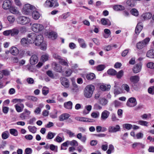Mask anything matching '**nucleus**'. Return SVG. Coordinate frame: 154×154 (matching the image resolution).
<instances>
[{"instance_id": "48", "label": "nucleus", "mask_w": 154, "mask_h": 154, "mask_svg": "<svg viewBox=\"0 0 154 154\" xmlns=\"http://www.w3.org/2000/svg\"><path fill=\"white\" fill-rule=\"evenodd\" d=\"M49 92V89L46 87H44L42 89V94L45 95H46Z\"/></svg>"}, {"instance_id": "3", "label": "nucleus", "mask_w": 154, "mask_h": 154, "mask_svg": "<svg viewBox=\"0 0 154 154\" xmlns=\"http://www.w3.org/2000/svg\"><path fill=\"white\" fill-rule=\"evenodd\" d=\"M43 26L39 23H34L32 26V30L34 32H38L41 31L43 29Z\"/></svg>"}, {"instance_id": "21", "label": "nucleus", "mask_w": 154, "mask_h": 154, "mask_svg": "<svg viewBox=\"0 0 154 154\" xmlns=\"http://www.w3.org/2000/svg\"><path fill=\"white\" fill-rule=\"evenodd\" d=\"M19 32V30L17 28H14L11 29V35L12 36L17 35L18 34Z\"/></svg>"}, {"instance_id": "43", "label": "nucleus", "mask_w": 154, "mask_h": 154, "mask_svg": "<svg viewBox=\"0 0 154 154\" xmlns=\"http://www.w3.org/2000/svg\"><path fill=\"white\" fill-rule=\"evenodd\" d=\"M107 73L111 75H115L116 74V71L113 69H110L108 70Z\"/></svg>"}, {"instance_id": "10", "label": "nucleus", "mask_w": 154, "mask_h": 154, "mask_svg": "<svg viewBox=\"0 0 154 154\" xmlns=\"http://www.w3.org/2000/svg\"><path fill=\"white\" fill-rule=\"evenodd\" d=\"M43 37L42 35H37L34 44L35 45L38 46L40 45L43 41Z\"/></svg>"}, {"instance_id": "62", "label": "nucleus", "mask_w": 154, "mask_h": 154, "mask_svg": "<svg viewBox=\"0 0 154 154\" xmlns=\"http://www.w3.org/2000/svg\"><path fill=\"white\" fill-rule=\"evenodd\" d=\"M91 117L93 118H98L99 116V112H93L91 114Z\"/></svg>"}, {"instance_id": "2", "label": "nucleus", "mask_w": 154, "mask_h": 154, "mask_svg": "<svg viewBox=\"0 0 154 154\" xmlns=\"http://www.w3.org/2000/svg\"><path fill=\"white\" fill-rule=\"evenodd\" d=\"M150 40V38L147 37L142 41L138 42L136 45L137 48L139 49H141L148 44Z\"/></svg>"}, {"instance_id": "8", "label": "nucleus", "mask_w": 154, "mask_h": 154, "mask_svg": "<svg viewBox=\"0 0 154 154\" xmlns=\"http://www.w3.org/2000/svg\"><path fill=\"white\" fill-rule=\"evenodd\" d=\"M30 21V19L26 17L21 16L19 17L18 18V22L21 24H26L29 23Z\"/></svg>"}, {"instance_id": "12", "label": "nucleus", "mask_w": 154, "mask_h": 154, "mask_svg": "<svg viewBox=\"0 0 154 154\" xmlns=\"http://www.w3.org/2000/svg\"><path fill=\"white\" fill-rule=\"evenodd\" d=\"M120 129L119 125H116L115 126H110L109 127L108 131L110 133H114L119 131Z\"/></svg>"}, {"instance_id": "25", "label": "nucleus", "mask_w": 154, "mask_h": 154, "mask_svg": "<svg viewBox=\"0 0 154 154\" xmlns=\"http://www.w3.org/2000/svg\"><path fill=\"white\" fill-rule=\"evenodd\" d=\"M77 137L84 143L85 142L86 140V136L85 135L82 136L81 133H79L77 135Z\"/></svg>"}, {"instance_id": "63", "label": "nucleus", "mask_w": 154, "mask_h": 154, "mask_svg": "<svg viewBox=\"0 0 154 154\" xmlns=\"http://www.w3.org/2000/svg\"><path fill=\"white\" fill-rule=\"evenodd\" d=\"M147 67L151 69H154V63L152 62H149L147 64Z\"/></svg>"}, {"instance_id": "6", "label": "nucleus", "mask_w": 154, "mask_h": 154, "mask_svg": "<svg viewBox=\"0 0 154 154\" xmlns=\"http://www.w3.org/2000/svg\"><path fill=\"white\" fill-rule=\"evenodd\" d=\"M37 36L36 34L33 32L29 33L27 35L28 40L29 41L30 44H34Z\"/></svg>"}, {"instance_id": "58", "label": "nucleus", "mask_w": 154, "mask_h": 154, "mask_svg": "<svg viewBox=\"0 0 154 154\" xmlns=\"http://www.w3.org/2000/svg\"><path fill=\"white\" fill-rule=\"evenodd\" d=\"M49 56L47 54H45L42 56L41 57V60L43 62L46 61L48 60Z\"/></svg>"}, {"instance_id": "55", "label": "nucleus", "mask_w": 154, "mask_h": 154, "mask_svg": "<svg viewBox=\"0 0 154 154\" xmlns=\"http://www.w3.org/2000/svg\"><path fill=\"white\" fill-rule=\"evenodd\" d=\"M105 67V66L104 65H99L97 67V69L99 71H101L103 70Z\"/></svg>"}, {"instance_id": "52", "label": "nucleus", "mask_w": 154, "mask_h": 154, "mask_svg": "<svg viewBox=\"0 0 154 154\" xmlns=\"http://www.w3.org/2000/svg\"><path fill=\"white\" fill-rule=\"evenodd\" d=\"M123 71L122 70H120L119 72L117 73L116 72V77L118 79H121V78L123 75Z\"/></svg>"}, {"instance_id": "40", "label": "nucleus", "mask_w": 154, "mask_h": 154, "mask_svg": "<svg viewBox=\"0 0 154 154\" xmlns=\"http://www.w3.org/2000/svg\"><path fill=\"white\" fill-rule=\"evenodd\" d=\"M28 128L29 131L33 134L35 133L37 131V128L35 126H29Z\"/></svg>"}, {"instance_id": "42", "label": "nucleus", "mask_w": 154, "mask_h": 154, "mask_svg": "<svg viewBox=\"0 0 154 154\" xmlns=\"http://www.w3.org/2000/svg\"><path fill=\"white\" fill-rule=\"evenodd\" d=\"M135 0H128L127 1V4L128 5L131 7H134L135 5Z\"/></svg>"}, {"instance_id": "31", "label": "nucleus", "mask_w": 154, "mask_h": 154, "mask_svg": "<svg viewBox=\"0 0 154 154\" xmlns=\"http://www.w3.org/2000/svg\"><path fill=\"white\" fill-rule=\"evenodd\" d=\"M64 105L65 107L67 109H72V103L70 101L64 103Z\"/></svg>"}, {"instance_id": "9", "label": "nucleus", "mask_w": 154, "mask_h": 154, "mask_svg": "<svg viewBox=\"0 0 154 154\" xmlns=\"http://www.w3.org/2000/svg\"><path fill=\"white\" fill-rule=\"evenodd\" d=\"M61 84L65 88H67L69 86V82L68 80L65 77H61L60 79Z\"/></svg>"}, {"instance_id": "22", "label": "nucleus", "mask_w": 154, "mask_h": 154, "mask_svg": "<svg viewBox=\"0 0 154 154\" xmlns=\"http://www.w3.org/2000/svg\"><path fill=\"white\" fill-rule=\"evenodd\" d=\"M10 52L11 54L14 55H16L19 53L18 49L14 47H12L11 48L10 50Z\"/></svg>"}, {"instance_id": "34", "label": "nucleus", "mask_w": 154, "mask_h": 154, "mask_svg": "<svg viewBox=\"0 0 154 154\" xmlns=\"http://www.w3.org/2000/svg\"><path fill=\"white\" fill-rule=\"evenodd\" d=\"M78 41L81 47L82 48H85L86 47V45L85 43L84 40L83 39L79 38Z\"/></svg>"}, {"instance_id": "61", "label": "nucleus", "mask_w": 154, "mask_h": 154, "mask_svg": "<svg viewBox=\"0 0 154 154\" xmlns=\"http://www.w3.org/2000/svg\"><path fill=\"white\" fill-rule=\"evenodd\" d=\"M72 73V71L70 69H68L65 71L66 76L69 77L70 76Z\"/></svg>"}, {"instance_id": "7", "label": "nucleus", "mask_w": 154, "mask_h": 154, "mask_svg": "<svg viewBox=\"0 0 154 154\" xmlns=\"http://www.w3.org/2000/svg\"><path fill=\"white\" fill-rule=\"evenodd\" d=\"M45 5L47 7H52L57 6L58 4L56 0H47L45 2Z\"/></svg>"}, {"instance_id": "44", "label": "nucleus", "mask_w": 154, "mask_h": 154, "mask_svg": "<svg viewBox=\"0 0 154 154\" xmlns=\"http://www.w3.org/2000/svg\"><path fill=\"white\" fill-rule=\"evenodd\" d=\"M21 107L17 105H16L15 106L16 110L18 112H21L22 111V109H23L24 107V105L23 104H21Z\"/></svg>"}, {"instance_id": "17", "label": "nucleus", "mask_w": 154, "mask_h": 154, "mask_svg": "<svg viewBox=\"0 0 154 154\" xmlns=\"http://www.w3.org/2000/svg\"><path fill=\"white\" fill-rule=\"evenodd\" d=\"M21 44L24 46H28L29 44H30L29 41L28 40V38L26 39L25 38H23L20 41Z\"/></svg>"}, {"instance_id": "35", "label": "nucleus", "mask_w": 154, "mask_h": 154, "mask_svg": "<svg viewBox=\"0 0 154 154\" xmlns=\"http://www.w3.org/2000/svg\"><path fill=\"white\" fill-rule=\"evenodd\" d=\"M57 36V34L55 32H49L48 35V37L51 38L52 39H54L56 38Z\"/></svg>"}, {"instance_id": "46", "label": "nucleus", "mask_w": 154, "mask_h": 154, "mask_svg": "<svg viewBox=\"0 0 154 154\" xmlns=\"http://www.w3.org/2000/svg\"><path fill=\"white\" fill-rule=\"evenodd\" d=\"M95 77V75L93 73L88 74L86 75L87 79L88 80H91L93 79Z\"/></svg>"}, {"instance_id": "33", "label": "nucleus", "mask_w": 154, "mask_h": 154, "mask_svg": "<svg viewBox=\"0 0 154 154\" xmlns=\"http://www.w3.org/2000/svg\"><path fill=\"white\" fill-rule=\"evenodd\" d=\"M113 8L116 11H118L119 10H124V7L123 6L121 5H116L113 6Z\"/></svg>"}, {"instance_id": "32", "label": "nucleus", "mask_w": 154, "mask_h": 154, "mask_svg": "<svg viewBox=\"0 0 154 154\" xmlns=\"http://www.w3.org/2000/svg\"><path fill=\"white\" fill-rule=\"evenodd\" d=\"M55 135V133L50 131L48 132L46 137L48 140H51L54 138Z\"/></svg>"}, {"instance_id": "51", "label": "nucleus", "mask_w": 154, "mask_h": 154, "mask_svg": "<svg viewBox=\"0 0 154 154\" xmlns=\"http://www.w3.org/2000/svg\"><path fill=\"white\" fill-rule=\"evenodd\" d=\"M69 144L72 146H77L78 145V143L77 141L75 140H73L71 141H69Z\"/></svg>"}, {"instance_id": "16", "label": "nucleus", "mask_w": 154, "mask_h": 154, "mask_svg": "<svg viewBox=\"0 0 154 154\" xmlns=\"http://www.w3.org/2000/svg\"><path fill=\"white\" fill-rule=\"evenodd\" d=\"M38 61V58L35 55H34L31 57L30 62L31 64L34 65L37 63Z\"/></svg>"}, {"instance_id": "20", "label": "nucleus", "mask_w": 154, "mask_h": 154, "mask_svg": "<svg viewBox=\"0 0 154 154\" xmlns=\"http://www.w3.org/2000/svg\"><path fill=\"white\" fill-rule=\"evenodd\" d=\"M75 119L77 121L85 122H91V119L85 117H75Z\"/></svg>"}, {"instance_id": "30", "label": "nucleus", "mask_w": 154, "mask_h": 154, "mask_svg": "<svg viewBox=\"0 0 154 154\" xmlns=\"http://www.w3.org/2000/svg\"><path fill=\"white\" fill-rule=\"evenodd\" d=\"M110 85H102L100 86V88L102 91H109L110 88Z\"/></svg>"}, {"instance_id": "5", "label": "nucleus", "mask_w": 154, "mask_h": 154, "mask_svg": "<svg viewBox=\"0 0 154 154\" xmlns=\"http://www.w3.org/2000/svg\"><path fill=\"white\" fill-rule=\"evenodd\" d=\"M33 8V6L32 5L28 4H26L23 7L22 12L24 14H27Z\"/></svg>"}, {"instance_id": "15", "label": "nucleus", "mask_w": 154, "mask_h": 154, "mask_svg": "<svg viewBox=\"0 0 154 154\" xmlns=\"http://www.w3.org/2000/svg\"><path fill=\"white\" fill-rule=\"evenodd\" d=\"M143 28V25L141 22H139L138 23L135 30V33L137 34H138L141 31Z\"/></svg>"}, {"instance_id": "56", "label": "nucleus", "mask_w": 154, "mask_h": 154, "mask_svg": "<svg viewBox=\"0 0 154 154\" xmlns=\"http://www.w3.org/2000/svg\"><path fill=\"white\" fill-rule=\"evenodd\" d=\"M148 92L150 94L153 95L154 94V86H151L149 87L148 89Z\"/></svg>"}, {"instance_id": "50", "label": "nucleus", "mask_w": 154, "mask_h": 154, "mask_svg": "<svg viewBox=\"0 0 154 154\" xmlns=\"http://www.w3.org/2000/svg\"><path fill=\"white\" fill-rule=\"evenodd\" d=\"M7 18L11 23H13L15 20V18L13 16H9Z\"/></svg>"}, {"instance_id": "28", "label": "nucleus", "mask_w": 154, "mask_h": 154, "mask_svg": "<svg viewBox=\"0 0 154 154\" xmlns=\"http://www.w3.org/2000/svg\"><path fill=\"white\" fill-rule=\"evenodd\" d=\"M147 57L152 58H154V50L151 49L148 51L146 53Z\"/></svg>"}, {"instance_id": "45", "label": "nucleus", "mask_w": 154, "mask_h": 154, "mask_svg": "<svg viewBox=\"0 0 154 154\" xmlns=\"http://www.w3.org/2000/svg\"><path fill=\"white\" fill-rule=\"evenodd\" d=\"M122 91L120 88L118 87L115 89L114 94L115 95H118L121 93Z\"/></svg>"}, {"instance_id": "13", "label": "nucleus", "mask_w": 154, "mask_h": 154, "mask_svg": "<svg viewBox=\"0 0 154 154\" xmlns=\"http://www.w3.org/2000/svg\"><path fill=\"white\" fill-rule=\"evenodd\" d=\"M9 11L14 14L20 15V13L18 8L16 7L12 6L10 7L9 9Z\"/></svg>"}, {"instance_id": "57", "label": "nucleus", "mask_w": 154, "mask_h": 154, "mask_svg": "<svg viewBox=\"0 0 154 154\" xmlns=\"http://www.w3.org/2000/svg\"><path fill=\"white\" fill-rule=\"evenodd\" d=\"M138 123L139 124H140L142 125L145 126H148V122L144 121L143 120H140L138 121Z\"/></svg>"}, {"instance_id": "24", "label": "nucleus", "mask_w": 154, "mask_h": 154, "mask_svg": "<svg viewBox=\"0 0 154 154\" xmlns=\"http://www.w3.org/2000/svg\"><path fill=\"white\" fill-rule=\"evenodd\" d=\"M70 115L67 113H63L59 117V119L60 121H63L66 119L70 116Z\"/></svg>"}, {"instance_id": "1", "label": "nucleus", "mask_w": 154, "mask_h": 154, "mask_svg": "<svg viewBox=\"0 0 154 154\" xmlns=\"http://www.w3.org/2000/svg\"><path fill=\"white\" fill-rule=\"evenodd\" d=\"M94 90V87L92 85H87L84 91V95L86 98H90L92 96Z\"/></svg>"}, {"instance_id": "64", "label": "nucleus", "mask_w": 154, "mask_h": 154, "mask_svg": "<svg viewBox=\"0 0 154 154\" xmlns=\"http://www.w3.org/2000/svg\"><path fill=\"white\" fill-rule=\"evenodd\" d=\"M41 48L42 50H46V44L45 42H43L41 43Z\"/></svg>"}, {"instance_id": "47", "label": "nucleus", "mask_w": 154, "mask_h": 154, "mask_svg": "<svg viewBox=\"0 0 154 154\" xmlns=\"http://www.w3.org/2000/svg\"><path fill=\"white\" fill-rule=\"evenodd\" d=\"M50 149L53 151L56 152H57L58 147L57 146H55L54 145L51 144H50Z\"/></svg>"}, {"instance_id": "18", "label": "nucleus", "mask_w": 154, "mask_h": 154, "mask_svg": "<svg viewBox=\"0 0 154 154\" xmlns=\"http://www.w3.org/2000/svg\"><path fill=\"white\" fill-rule=\"evenodd\" d=\"M141 68V66L140 64L138 63L134 67L133 72L134 73H137L140 71Z\"/></svg>"}, {"instance_id": "54", "label": "nucleus", "mask_w": 154, "mask_h": 154, "mask_svg": "<svg viewBox=\"0 0 154 154\" xmlns=\"http://www.w3.org/2000/svg\"><path fill=\"white\" fill-rule=\"evenodd\" d=\"M131 14L133 15H134L136 16H137L138 15V12L137 10L133 8L132 9L131 11Z\"/></svg>"}, {"instance_id": "19", "label": "nucleus", "mask_w": 154, "mask_h": 154, "mask_svg": "<svg viewBox=\"0 0 154 154\" xmlns=\"http://www.w3.org/2000/svg\"><path fill=\"white\" fill-rule=\"evenodd\" d=\"M100 21L102 24L103 25H107L109 26L111 25V22L108 19L103 18L101 19Z\"/></svg>"}, {"instance_id": "41", "label": "nucleus", "mask_w": 154, "mask_h": 154, "mask_svg": "<svg viewBox=\"0 0 154 154\" xmlns=\"http://www.w3.org/2000/svg\"><path fill=\"white\" fill-rule=\"evenodd\" d=\"M108 100L105 98H101L100 100V103L102 106H105L108 103Z\"/></svg>"}, {"instance_id": "59", "label": "nucleus", "mask_w": 154, "mask_h": 154, "mask_svg": "<svg viewBox=\"0 0 154 154\" xmlns=\"http://www.w3.org/2000/svg\"><path fill=\"white\" fill-rule=\"evenodd\" d=\"M113 104L116 107H118L121 105V103L117 100H115L113 102Z\"/></svg>"}, {"instance_id": "49", "label": "nucleus", "mask_w": 154, "mask_h": 154, "mask_svg": "<svg viewBox=\"0 0 154 154\" xmlns=\"http://www.w3.org/2000/svg\"><path fill=\"white\" fill-rule=\"evenodd\" d=\"M59 63L62 65L65 66H69L68 63L67 61L65 60H64L61 58L59 61Z\"/></svg>"}, {"instance_id": "53", "label": "nucleus", "mask_w": 154, "mask_h": 154, "mask_svg": "<svg viewBox=\"0 0 154 154\" xmlns=\"http://www.w3.org/2000/svg\"><path fill=\"white\" fill-rule=\"evenodd\" d=\"M123 89L125 90L127 92H128L130 91V87L127 84H124L122 86Z\"/></svg>"}, {"instance_id": "26", "label": "nucleus", "mask_w": 154, "mask_h": 154, "mask_svg": "<svg viewBox=\"0 0 154 154\" xmlns=\"http://www.w3.org/2000/svg\"><path fill=\"white\" fill-rule=\"evenodd\" d=\"M32 17L35 20H38L40 17V14L37 11H34L32 14Z\"/></svg>"}, {"instance_id": "14", "label": "nucleus", "mask_w": 154, "mask_h": 154, "mask_svg": "<svg viewBox=\"0 0 154 154\" xmlns=\"http://www.w3.org/2000/svg\"><path fill=\"white\" fill-rule=\"evenodd\" d=\"M110 112L108 111L105 110L101 113V119L102 120H106L109 117Z\"/></svg>"}, {"instance_id": "39", "label": "nucleus", "mask_w": 154, "mask_h": 154, "mask_svg": "<svg viewBox=\"0 0 154 154\" xmlns=\"http://www.w3.org/2000/svg\"><path fill=\"white\" fill-rule=\"evenodd\" d=\"M64 140V138L60 137L59 134H58L54 140V141L58 143H60Z\"/></svg>"}, {"instance_id": "23", "label": "nucleus", "mask_w": 154, "mask_h": 154, "mask_svg": "<svg viewBox=\"0 0 154 154\" xmlns=\"http://www.w3.org/2000/svg\"><path fill=\"white\" fill-rule=\"evenodd\" d=\"M152 16V15L150 13H146L143 14L141 16V17L144 20H146L150 19Z\"/></svg>"}, {"instance_id": "36", "label": "nucleus", "mask_w": 154, "mask_h": 154, "mask_svg": "<svg viewBox=\"0 0 154 154\" xmlns=\"http://www.w3.org/2000/svg\"><path fill=\"white\" fill-rule=\"evenodd\" d=\"M10 133L12 135L17 136L18 135L17 131L15 129H11L9 130Z\"/></svg>"}, {"instance_id": "27", "label": "nucleus", "mask_w": 154, "mask_h": 154, "mask_svg": "<svg viewBox=\"0 0 154 154\" xmlns=\"http://www.w3.org/2000/svg\"><path fill=\"white\" fill-rule=\"evenodd\" d=\"M139 77L138 76H131L130 78V81L132 82L137 83L139 81Z\"/></svg>"}, {"instance_id": "60", "label": "nucleus", "mask_w": 154, "mask_h": 154, "mask_svg": "<svg viewBox=\"0 0 154 154\" xmlns=\"http://www.w3.org/2000/svg\"><path fill=\"white\" fill-rule=\"evenodd\" d=\"M69 141H67L66 142L63 143L61 145V147L60 149L61 150L63 149H66V148L64 149L63 146H68V144H69Z\"/></svg>"}, {"instance_id": "11", "label": "nucleus", "mask_w": 154, "mask_h": 154, "mask_svg": "<svg viewBox=\"0 0 154 154\" xmlns=\"http://www.w3.org/2000/svg\"><path fill=\"white\" fill-rule=\"evenodd\" d=\"M11 5V2L9 0H5L2 4V8L5 10H7L9 9Z\"/></svg>"}, {"instance_id": "29", "label": "nucleus", "mask_w": 154, "mask_h": 154, "mask_svg": "<svg viewBox=\"0 0 154 154\" xmlns=\"http://www.w3.org/2000/svg\"><path fill=\"white\" fill-rule=\"evenodd\" d=\"M85 109L83 111L84 114L86 115L88 114L91 110L92 106L90 105H88L85 106Z\"/></svg>"}, {"instance_id": "4", "label": "nucleus", "mask_w": 154, "mask_h": 154, "mask_svg": "<svg viewBox=\"0 0 154 154\" xmlns=\"http://www.w3.org/2000/svg\"><path fill=\"white\" fill-rule=\"evenodd\" d=\"M137 104L136 98L134 97L130 98L128 100L126 103L127 105L130 107L135 106Z\"/></svg>"}, {"instance_id": "37", "label": "nucleus", "mask_w": 154, "mask_h": 154, "mask_svg": "<svg viewBox=\"0 0 154 154\" xmlns=\"http://www.w3.org/2000/svg\"><path fill=\"white\" fill-rule=\"evenodd\" d=\"M9 135L8 131H6L2 133V137L3 139H6L8 137Z\"/></svg>"}, {"instance_id": "38", "label": "nucleus", "mask_w": 154, "mask_h": 154, "mask_svg": "<svg viewBox=\"0 0 154 154\" xmlns=\"http://www.w3.org/2000/svg\"><path fill=\"white\" fill-rule=\"evenodd\" d=\"M55 67H54V70L57 72H61L62 71V66L56 63L54 64Z\"/></svg>"}]
</instances>
